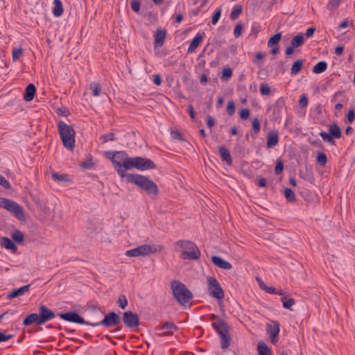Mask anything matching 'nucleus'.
Returning <instances> with one entry per match:
<instances>
[{"label": "nucleus", "mask_w": 355, "mask_h": 355, "mask_svg": "<svg viewBox=\"0 0 355 355\" xmlns=\"http://www.w3.org/2000/svg\"><path fill=\"white\" fill-rule=\"evenodd\" d=\"M303 62L304 61L302 59H299L294 62L291 67V75H296L301 71L303 66Z\"/></svg>", "instance_id": "obj_31"}, {"label": "nucleus", "mask_w": 355, "mask_h": 355, "mask_svg": "<svg viewBox=\"0 0 355 355\" xmlns=\"http://www.w3.org/2000/svg\"><path fill=\"white\" fill-rule=\"evenodd\" d=\"M215 123L214 118L210 115H208L207 117V125L209 128H211Z\"/></svg>", "instance_id": "obj_61"}, {"label": "nucleus", "mask_w": 355, "mask_h": 355, "mask_svg": "<svg viewBox=\"0 0 355 355\" xmlns=\"http://www.w3.org/2000/svg\"><path fill=\"white\" fill-rule=\"evenodd\" d=\"M280 300L282 302L284 308L293 311L292 306L295 304V300L293 298L283 296L281 297Z\"/></svg>", "instance_id": "obj_30"}, {"label": "nucleus", "mask_w": 355, "mask_h": 355, "mask_svg": "<svg viewBox=\"0 0 355 355\" xmlns=\"http://www.w3.org/2000/svg\"><path fill=\"white\" fill-rule=\"evenodd\" d=\"M250 110L247 109V108L241 110L239 112L240 117L242 119H248L250 116Z\"/></svg>", "instance_id": "obj_58"}, {"label": "nucleus", "mask_w": 355, "mask_h": 355, "mask_svg": "<svg viewBox=\"0 0 355 355\" xmlns=\"http://www.w3.org/2000/svg\"><path fill=\"white\" fill-rule=\"evenodd\" d=\"M352 24H353L352 20H349V19L346 18L340 23V24L338 26V29L345 28H347V26H349V25H352Z\"/></svg>", "instance_id": "obj_52"}, {"label": "nucleus", "mask_w": 355, "mask_h": 355, "mask_svg": "<svg viewBox=\"0 0 355 355\" xmlns=\"http://www.w3.org/2000/svg\"><path fill=\"white\" fill-rule=\"evenodd\" d=\"M222 10L220 8H217L211 17V23L215 25L218 23L220 16Z\"/></svg>", "instance_id": "obj_47"}, {"label": "nucleus", "mask_w": 355, "mask_h": 355, "mask_svg": "<svg viewBox=\"0 0 355 355\" xmlns=\"http://www.w3.org/2000/svg\"><path fill=\"white\" fill-rule=\"evenodd\" d=\"M58 317L61 319L73 323L85 324L92 327L103 326L107 329L116 327V328L111 331V333H116L121 330V318L119 314L114 311H111L105 314L104 318L96 322H91L85 320L76 311H69L67 313H61L58 314Z\"/></svg>", "instance_id": "obj_1"}, {"label": "nucleus", "mask_w": 355, "mask_h": 355, "mask_svg": "<svg viewBox=\"0 0 355 355\" xmlns=\"http://www.w3.org/2000/svg\"><path fill=\"white\" fill-rule=\"evenodd\" d=\"M36 87L34 84L30 83L26 87L24 93V99L29 102L32 101L35 95Z\"/></svg>", "instance_id": "obj_24"}, {"label": "nucleus", "mask_w": 355, "mask_h": 355, "mask_svg": "<svg viewBox=\"0 0 355 355\" xmlns=\"http://www.w3.org/2000/svg\"><path fill=\"white\" fill-rule=\"evenodd\" d=\"M304 42L305 39L304 35L302 33H299L292 39L291 43L293 47L297 48L302 46Z\"/></svg>", "instance_id": "obj_28"}, {"label": "nucleus", "mask_w": 355, "mask_h": 355, "mask_svg": "<svg viewBox=\"0 0 355 355\" xmlns=\"http://www.w3.org/2000/svg\"><path fill=\"white\" fill-rule=\"evenodd\" d=\"M317 163L322 166H325L327 162V157L323 152H319L316 159Z\"/></svg>", "instance_id": "obj_39"}, {"label": "nucleus", "mask_w": 355, "mask_h": 355, "mask_svg": "<svg viewBox=\"0 0 355 355\" xmlns=\"http://www.w3.org/2000/svg\"><path fill=\"white\" fill-rule=\"evenodd\" d=\"M282 38V33H277L270 37L268 42V46L272 47L273 46H279V43Z\"/></svg>", "instance_id": "obj_32"}, {"label": "nucleus", "mask_w": 355, "mask_h": 355, "mask_svg": "<svg viewBox=\"0 0 355 355\" xmlns=\"http://www.w3.org/2000/svg\"><path fill=\"white\" fill-rule=\"evenodd\" d=\"M208 293L212 297L218 300L224 297V291L218 281L214 277L207 278Z\"/></svg>", "instance_id": "obj_9"}, {"label": "nucleus", "mask_w": 355, "mask_h": 355, "mask_svg": "<svg viewBox=\"0 0 355 355\" xmlns=\"http://www.w3.org/2000/svg\"><path fill=\"white\" fill-rule=\"evenodd\" d=\"M211 261L215 266L225 270H230L232 268V266L230 262L223 259L219 256H211Z\"/></svg>", "instance_id": "obj_15"}, {"label": "nucleus", "mask_w": 355, "mask_h": 355, "mask_svg": "<svg viewBox=\"0 0 355 355\" xmlns=\"http://www.w3.org/2000/svg\"><path fill=\"white\" fill-rule=\"evenodd\" d=\"M160 329L167 330V331L160 334L161 336H171L175 331L178 330V327L171 322H164L160 327Z\"/></svg>", "instance_id": "obj_17"}, {"label": "nucleus", "mask_w": 355, "mask_h": 355, "mask_svg": "<svg viewBox=\"0 0 355 355\" xmlns=\"http://www.w3.org/2000/svg\"><path fill=\"white\" fill-rule=\"evenodd\" d=\"M308 104V99L305 94H302L300 96V99L299 101V105L302 107H305L307 106Z\"/></svg>", "instance_id": "obj_59"}, {"label": "nucleus", "mask_w": 355, "mask_h": 355, "mask_svg": "<svg viewBox=\"0 0 355 355\" xmlns=\"http://www.w3.org/2000/svg\"><path fill=\"white\" fill-rule=\"evenodd\" d=\"M175 245L180 248L181 258L183 259L197 260L200 257L199 248L191 241L179 240L175 243Z\"/></svg>", "instance_id": "obj_5"}, {"label": "nucleus", "mask_w": 355, "mask_h": 355, "mask_svg": "<svg viewBox=\"0 0 355 355\" xmlns=\"http://www.w3.org/2000/svg\"><path fill=\"white\" fill-rule=\"evenodd\" d=\"M252 129L255 133L260 131V122L257 118H254L252 120Z\"/></svg>", "instance_id": "obj_56"}, {"label": "nucleus", "mask_w": 355, "mask_h": 355, "mask_svg": "<svg viewBox=\"0 0 355 355\" xmlns=\"http://www.w3.org/2000/svg\"><path fill=\"white\" fill-rule=\"evenodd\" d=\"M171 288L174 297L181 305L186 306L189 304L193 295L183 283L178 280H173L171 282Z\"/></svg>", "instance_id": "obj_6"}, {"label": "nucleus", "mask_w": 355, "mask_h": 355, "mask_svg": "<svg viewBox=\"0 0 355 355\" xmlns=\"http://www.w3.org/2000/svg\"><path fill=\"white\" fill-rule=\"evenodd\" d=\"M218 152L222 160L227 165L231 166L232 164V159L229 150L225 146H220L218 147Z\"/></svg>", "instance_id": "obj_23"}, {"label": "nucleus", "mask_w": 355, "mask_h": 355, "mask_svg": "<svg viewBox=\"0 0 355 355\" xmlns=\"http://www.w3.org/2000/svg\"><path fill=\"white\" fill-rule=\"evenodd\" d=\"M286 107V103L283 98H278L274 105L273 116L275 120L280 119L282 109Z\"/></svg>", "instance_id": "obj_21"}, {"label": "nucleus", "mask_w": 355, "mask_h": 355, "mask_svg": "<svg viewBox=\"0 0 355 355\" xmlns=\"http://www.w3.org/2000/svg\"><path fill=\"white\" fill-rule=\"evenodd\" d=\"M283 170H284V163L281 159H278L276 162L275 173L276 175H279L282 173Z\"/></svg>", "instance_id": "obj_45"}, {"label": "nucleus", "mask_w": 355, "mask_h": 355, "mask_svg": "<svg viewBox=\"0 0 355 355\" xmlns=\"http://www.w3.org/2000/svg\"><path fill=\"white\" fill-rule=\"evenodd\" d=\"M122 321L124 324L130 329L137 328L139 325V317L138 314L131 311H125L123 313Z\"/></svg>", "instance_id": "obj_12"}, {"label": "nucleus", "mask_w": 355, "mask_h": 355, "mask_svg": "<svg viewBox=\"0 0 355 355\" xmlns=\"http://www.w3.org/2000/svg\"><path fill=\"white\" fill-rule=\"evenodd\" d=\"M30 286L31 284H27L19 288L12 290L9 294H8V295L6 296V299L11 300L19 296L23 295L24 294L29 291Z\"/></svg>", "instance_id": "obj_18"}, {"label": "nucleus", "mask_w": 355, "mask_h": 355, "mask_svg": "<svg viewBox=\"0 0 355 355\" xmlns=\"http://www.w3.org/2000/svg\"><path fill=\"white\" fill-rule=\"evenodd\" d=\"M13 337L14 335L6 334L5 332L0 331V343L8 341Z\"/></svg>", "instance_id": "obj_57"}, {"label": "nucleus", "mask_w": 355, "mask_h": 355, "mask_svg": "<svg viewBox=\"0 0 355 355\" xmlns=\"http://www.w3.org/2000/svg\"><path fill=\"white\" fill-rule=\"evenodd\" d=\"M260 92L262 95L267 96L270 94V88L268 84L263 83L260 85Z\"/></svg>", "instance_id": "obj_48"}, {"label": "nucleus", "mask_w": 355, "mask_h": 355, "mask_svg": "<svg viewBox=\"0 0 355 355\" xmlns=\"http://www.w3.org/2000/svg\"><path fill=\"white\" fill-rule=\"evenodd\" d=\"M23 55L22 48L13 49L12 52V60L17 61Z\"/></svg>", "instance_id": "obj_43"}, {"label": "nucleus", "mask_w": 355, "mask_h": 355, "mask_svg": "<svg viewBox=\"0 0 355 355\" xmlns=\"http://www.w3.org/2000/svg\"><path fill=\"white\" fill-rule=\"evenodd\" d=\"M105 156L112 162L119 175L121 178H126L128 173L125 171L130 168L125 166V163L131 160L132 157H129L125 151H106Z\"/></svg>", "instance_id": "obj_3"}, {"label": "nucleus", "mask_w": 355, "mask_h": 355, "mask_svg": "<svg viewBox=\"0 0 355 355\" xmlns=\"http://www.w3.org/2000/svg\"><path fill=\"white\" fill-rule=\"evenodd\" d=\"M205 33H198L192 39L191 44L188 48L187 53H190L193 52L200 44L202 42Z\"/></svg>", "instance_id": "obj_19"}, {"label": "nucleus", "mask_w": 355, "mask_h": 355, "mask_svg": "<svg viewBox=\"0 0 355 355\" xmlns=\"http://www.w3.org/2000/svg\"><path fill=\"white\" fill-rule=\"evenodd\" d=\"M125 166H128L130 170L132 168H135L140 171H146L148 169H155L157 166L150 159L142 157H132L131 160H128L125 163Z\"/></svg>", "instance_id": "obj_8"}, {"label": "nucleus", "mask_w": 355, "mask_h": 355, "mask_svg": "<svg viewBox=\"0 0 355 355\" xmlns=\"http://www.w3.org/2000/svg\"><path fill=\"white\" fill-rule=\"evenodd\" d=\"M156 250H153V247L144 244L141 245H139L135 248L127 250L125 253V254L128 257H139V256H146L150 254L155 253Z\"/></svg>", "instance_id": "obj_11"}, {"label": "nucleus", "mask_w": 355, "mask_h": 355, "mask_svg": "<svg viewBox=\"0 0 355 355\" xmlns=\"http://www.w3.org/2000/svg\"><path fill=\"white\" fill-rule=\"evenodd\" d=\"M260 31V26L258 23H253L251 27V35H254L257 37Z\"/></svg>", "instance_id": "obj_53"}, {"label": "nucleus", "mask_w": 355, "mask_h": 355, "mask_svg": "<svg viewBox=\"0 0 355 355\" xmlns=\"http://www.w3.org/2000/svg\"><path fill=\"white\" fill-rule=\"evenodd\" d=\"M315 31V27H310L309 28L306 33H305V35L306 37H311L313 35Z\"/></svg>", "instance_id": "obj_64"}, {"label": "nucleus", "mask_w": 355, "mask_h": 355, "mask_svg": "<svg viewBox=\"0 0 355 355\" xmlns=\"http://www.w3.org/2000/svg\"><path fill=\"white\" fill-rule=\"evenodd\" d=\"M100 139L103 141V143H106L110 141H114L116 139L115 135L113 132L103 135L101 136Z\"/></svg>", "instance_id": "obj_46"}, {"label": "nucleus", "mask_w": 355, "mask_h": 355, "mask_svg": "<svg viewBox=\"0 0 355 355\" xmlns=\"http://www.w3.org/2000/svg\"><path fill=\"white\" fill-rule=\"evenodd\" d=\"M329 132L333 139H339L342 135L341 129L336 123H334L329 126Z\"/></svg>", "instance_id": "obj_25"}, {"label": "nucleus", "mask_w": 355, "mask_h": 355, "mask_svg": "<svg viewBox=\"0 0 355 355\" xmlns=\"http://www.w3.org/2000/svg\"><path fill=\"white\" fill-rule=\"evenodd\" d=\"M0 185L4 187L6 189H9L11 188V185L6 178L0 174Z\"/></svg>", "instance_id": "obj_54"}, {"label": "nucleus", "mask_w": 355, "mask_h": 355, "mask_svg": "<svg viewBox=\"0 0 355 355\" xmlns=\"http://www.w3.org/2000/svg\"><path fill=\"white\" fill-rule=\"evenodd\" d=\"M243 10V8L240 5H236L230 15V17L232 20H236L239 16L241 14Z\"/></svg>", "instance_id": "obj_34"}, {"label": "nucleus", "mask_w": 355, "mask_h": 355, "mask_svg": "<svg viewBox=\"0 0 355 355\" xmlns=\"http://www.w3.org/2000/svg\"><path fill=\"white\" fill-rule=\"evenodd\" d=\"M355 119V113L353 109H351L347 114V120L348 123H352Z\"/></svg>", "instance_id": "obj_60"}, {"label": "nucleus", "mask_w": 355, "mask_h": 355, "mask_svg": "<svg viewBox=\"0 0 355 355\" xmlns=\"http://www.w3.org/2000/svg\"><path fill=\"white\" fill-rule=\"evenodd\" d=\"M327 69V63L325 61H320L313 67L312 71L314 73L318 74L325 71Z\"/></svg>", "instance_id": "obj_29"}, {"label": "nucleus", "mask_w": 355, "mask_h": 355, "mask_svg": "<svg viewBox=\"0 0 355 355\" xmlns=\"http://www.w3.org/2000/svg\"><path fill=\"white\" fill-rule=\"evenodd\" d=\"M220 324L222 327L214 330L220 337L221 348L225 349L230 345L231 336L229 333L228 324L227 323H221Z\"/></svg>", "instance_id": "obj_10"}, {"label": "nucleus", "mask_w": 355, "mask_h": 355, "mask_svg": "<svg viewBox=\"0 0 355 355\" xmlns=\"http://www.w3.org/2000/svg\"><path fill=\"white\" fill-rule=\"evenodd\" d=\"M52 178L55 181H58V182H68L69 180V176L66 174H60L58 173H56V172H53L52 173Z\"/></svg>", "instance_id": "obj_35"}, {"label": "nucleus", "mask_w": 355, "mask_h": 355, "mask_svg": "<svg viewBox=\"0 0 355 355\" xmlns=\"http://www.w3.org/2000/svg\"><path fill=\"white\" fill-rule=\"evenodd\" d=\"M232 76V69L230 67L225 68L223 70V76L222 78L228 79L230 78Z\"/></svg>", "instance_id": "obj_55"}, {"label": "nucleus", "mask_w": 355, "mask_h": 355, "mask_svg": "<svg viewBox=\"0 0 355 355\" xmlns=\"http://www.w3.org/2000/svg\"><path fill=\"white\" fill-rule=\"evenodd\" d=\"M258 186L260 187H266L267 185V180L265 178L260 177L258 180Z\"/></svg>", "instance_id": "obj_63"}, {"label": "nucleus", "mask_w": 355, "mask_h": 355, "mask_svg": "<svg viewBox=\"0 0 355 355\" xmlns=\"http://www.w3.org/2000/svg\"><path fill=\"white\" fill-rule=\"evenodd\" d=\"M268 333L270 334V341L272 344H275L278 341V336L279 334V323L277 321H272V324L268 325L267 329Z\"/></svg>", "instance_id": "obj_14"}, {"label": "nucleus", "mask_w": 355, "mask_h": 355, "mask_svg": "<svg viewBox=\"0 0 355 355\" xmlns=\"http://www.w3.org/2000/svg\"><path fill=\"white\" fill-rule=\"evenodd\" d=\"M284 196L288 202H293L295 201V193L290 188H286L284 189Z\"/></svg>", "instance_id": "obj_37"}, {"label": "nucleus", "mask_w": 355, "mask_h": 355, "mask_svg": "<svg viewBox=\"0 0 355 355\" xmlns=\"http://www.w3.org/2000/svg\"><path fill=\"white\" fill-rule=\"evenodd\" d=\"M93 164L90 161H85L80 163V166L83 169H89L92 167Z\"/></svg>", "instance_id": "obj_62"}, {"label": "nucleus", "mask_w": 355, "mask_h": 355, "mask_svg": "<svg viewBox=\"0 0 355 355\" xmlns=\"http://www.w3.org/2000/svg\"><path fill=\"white\" fill-rule=\"evenodd\" d=\"M53 14L55 17H59L64 12L62 3L60 0H53Z\"/></svg>", "instance_id": "obj_27"}, {"label": "nucleus", "mask_w": 355, "mask_h": 355, "mask_svg": "<svg viewBox=\"0 0 355 355\" xmlns=\"http://www.w3.org/2000/svg\"><path fill=\"white\" fill-rule=\"evenodd\" d=\"M209 318L211 320H216V322H214L211 324V327L214 328V329H216L222 327L220 324L221 323H226L222 318H220V316L214 313L209 315Z\"/></svg>", "instance_id": "obj_33"}, {"label": "nucleus", "mask_w": 355, "mask_h": 355, "mask_svg": "<svg viewBox=\"0 0 355 355\" xmlns=\"http://www.w3.org/2000/svg\"><path fill=\"white\" fill-rule=\"evenodd\" d=\"M0 208H3L10 212L19 220H25L23 207L16 202L5 198H0Z\"/></svg>", "instance_id": "obj_7"}, {"label": "nucleus", "mask_w": 355, "mask_h": 355, "mask_svg": "<svg viewBox=\"0 0 355 355\" xmlns=\"http://www.w3.org/2000/svg\"><path fill=\"white\" fill-rule=\"evenodd\" d=\"M58 130L63 146L68 150H73L75 148L76 131L72 126L67 125L62 121L58 123Z\"/></svg>", "instance_id": "obj_4"}, {"label": "nucleus", "mask_w": 355, "mask_h": 355, "mask_svg": "<svg viewBox=\"0 0 355 355\" xmlns=\"http://www.w3.org/2000/svg\"><path fill=\"white\" fill-rule=\"evenodd\" d=\"M90 89L92 91V95L98 96L101 94L102 88L101 84L98 83H92L90 84Z\"/></svg>", "instance_id": "obj_38"}, {"label": "nucleus", "mask_w": 355, "mask_h": 355, "mask_svg": "<svg viewBox=\"0 0 355 355\" xmlns=\"http://www.w3.org/2000/svg\"><path fill=\"white\" fill-rule=\"evenodd\" d=\"M266 139V145L268 148L275 146L279 142L278 132L277 130L269 132Z\"/></svg>", "instance_id": "obj_20"}, {"label": "nucleus", "mask_w": 355, "mask_h": 355, "mask_svg": "<svg viewBox=\"0 0 355 355\" xmlns=\"http://www.w3.org/2000/svg\"><path fill=\"white\" fill-rule=\"evenodd\" d=\"M166 36V31L157 29L155 34V47H160L164 44Z\"/></svg>", "instance_id": "obj_22"}, {"label": "nucleus", "mask_w": 355, "mask_h": 355, "mask_svg": "<svg viewBox=\"0 0 355 355\" xmlns=\"http://www.w3.org/2000/svg\"><path fill=\"white\" fill-rule=\"evenodd\" d=\"M227 112L229 115H233L235 112V105L234 101H230L227 105Z\"/></svg>", "instance_id": "obj_51"}, {"label": "nucleus", "mask_w": 355, "mask_h": 355, "mask_svg": "<svg viewBox=\"0 0 355 355\" xmlns=\"http://www.w3.org/2000/svg\"><path fill=\"white\" fill-rule=\"evenodd\" d=\"M130 6L132 10L135 12H139L140 10V2L139 0H131Z\"/></svg>", "instance_id": "obj_50"}, {"label": "nucleus", "mask_w": 355, "mask_h": 355, "mask_svg": "<svg viewBox=\"0 0 355 355\" xmlns=\"http://www.w3.org/2000/svg\"><path fill=\"white\" fill-rule=\"evenodd\" d=\"M341 1L342 0H329L327 3V8L331 11L336 10L339 7Z\"/></svg>", "instance_id": "obj_40"}, {"label": "nucleus", "mask_w": 355, "mask_h": 355, "mask_svg": "<svg viewBox=\"0 0 355 355\" xmlns=\"http://www.w3.org/2000/svg\"><path fill=\"white\" fill-rule=\"evenodd\" d=\"M42 325V323L38 313H34L28 314L23 320V325L28 327L32 324Z\"/></svg>", "instance_id": "obj_16"}, {"label": "nucleus", "mask_w": 355, "mask_h": 355, "mask_svg": "<svg viewBox=\"0 0 355 355\" xmlns=\"http://www.w3.org/2000/svg\"><path fill=\"white\" fill-rule=\"evenodd\" d=\"M126 180L137 186L153 200L158 196L159 188L157 184L147 176L140 174H128L126 175Z\"/></svg>", "instance_id": "obj_2"}, {"label": "nucleus", "mask_w": 355, "mask_h": 355, "mask_svg": "<svg viewBox=\"0 0 355 355\" xmlns=\"http://www.w3.org/2000/svg\"><path fill=\"white\" fill-rule=\"evenodd\" d=\"M1 245L8 250H10L12 252H16L17 250V248L14 242L8 237H2L1 239Z\"/></svg>", "instance_id": "obj_26"}, {"label": "nucleus", "mask_w": 355, "mask_h": 355, "mask_svg": "<svg viewBox=\"0 0 355 355\" xmlns=\"http://www.w3.org/2000/svg\"><path fill=\"white\" fill-rule=\"evenodd\" d=\"M171 136L173 139L178 140L180 141H183L184 139H183V136L182 133L177 130H171Z\"/></svg>", "instance_id": "obj_44"}, {"label": "nucleus", "mask_w": 355, "mask_h": 355, "mask_svg": "<svg viewBox=\"0 0 355 355\" xmlns=\"http://www.w3.org/2000/svg\"><path fill=\"white\" fill-rule=\"evenodd\" d=\"M59 313L55 314L51 309L45 305H40L38 307V315L42 324L53 319Z\"/></svg>", "instance_id": "obj_13"}, {"label": "nucleus", "mask_w": 355, "mask_h": 355, "mask_svg": "<svg viewBox=\"0 0 355 355\" xmlns=\"http://www.w3.org/2000/svg\"><path fill=\"white\" fill-rule=\"evenodd\" d=\"M319 135L322 137V139L331 144H334L335 141L332 139V137H331L329 132H326L324 131H322L319 133Z\"/></svg>", "instance_id": "obj_41"}, {"label": "nucleus", "mask_w": 355, "mask_h": 355, "mask_svg": "<svg viewBox=\"0 0 355 355\" xmlns=\"http://www.w3.org/2000/svg\"><path fill=\"white\" fill-rule=\"evenodd\" d=\"M12 239L17 243H21L24 241V234L19 230H15L11 234Z\"/></svg>", "instance_id": "obj_36"}, {"label": "nucleus", "mask_w": 355, "mask_h": 355, "mask_svg": "<svg viewBox=\"0 0 355 355\" xmlns=\"http://www.w3.org/2000/svg\"><path fill=\"white\" fill-rule=\"evenodd\" d=\"M243 25L241 23H237L234 30V35L236 38L239 37L241 35Z\"/></svg>", "instance_id": "obj_49"}, {"label": "nucleus", "mask_w": 355, "mask_h": 355, "mask_svg": "<svg viewBox=\"0 0 355 355\" xmlns=\"http://www.w3.org/2000/svg\"><path fill=\"white\" fill-rule=\"evenodd\" d=\"M117 304L120 308L124 309L128 304L126 297L124 295H119L117 300Z\"/></svg>", "instance_id": "obj_42"}]
</instances>
